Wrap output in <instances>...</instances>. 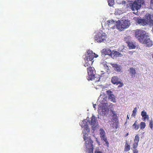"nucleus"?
I'll return each mask as SVG.
<instances>
[{"mask_svg": "<svg viewBox=\"0 0 153 153\" xmlns=\"http://www.w3.org/2000/svg\"><path fill=\"white\" fill-rule=\"evenodd\" d=\"M83 134L84 140L85 141V145L86 148L88 150V153H93L94 150L93 142L88 137L86 131H83Z\"/></svg>", "mask_w": 153, "mask_h": 153, "instance_id": "f257e3e1", "label": "nucleus"}, {"mask_svg": "<svg viewBox=\"0 0 153 153\" xmlns=\"http://www.w3.org/2000/svg\"><path fill=\"white\" fill-rule=\"evenodd\" d=\"M94 68L93 67L87 68L88 76L87 77V79L88 80L93 81V84H97V82L100 81V78L99 77L97 78L95 76V72L94 71Z\"/></svg>", "mask_w": 153, "mask_h": 153, "instance_id": "f03ea898", "label": "nucleus"}, {"mask_svg": "<svg viewBox=\"0 0 153 153\" xmlns=\"http://www.w3.org/2000/svg\"><path fill=\"white\" fill-rule=\"evenodd\" d=\"M130 23L128 20H122L121 21L118 20L117 28L120 31H122L124 29L128 28L130 25Z\"/></svg>", "mask_w": 153, "mask_h": 153, "instance_id": "7ed1b4c3", "label": "nucleus"}, {"mask_svg": "<svg viewBox=\"0 0 153 153\" xmlns=\"http://www.w3.org/2000/svg\"><path fill=\"white\" fill-rule=\"evenodd\" d=\"M144 3V0H143L134 1L133 3L130 4V8L133 11H137L140 8L142 5Z\"/></svg>", "mask_w": 153, "mask_h": 153, "instance_id": "20e7f679", "label": "nucleus"}, {"mask_svg": "<svg viewBox=\"0 0 153 153\" xmlns=\"http://www.w3.org/2000/svg\"><path fill=\"white\" fill-rule=\"evenodd\" d=\"M98 55L94 53L91 50L88 51L86 54L83 56V58L85 60L93 61L94 58L97 57Z\"/></svg>", "mask_w": 153, "mask_h": 153, "instance_id": "39448f33", "label": "nucleus"}, {"mask_svg": "<svg viewBox=\"0 0 153 153\" xmlns=\"http://www.w3.org/2000/svg\"><path fill=\"white\" fill-rule=\"evenodd\" d=\"M135 33L136 38H147L149 37L148 33L142 30H135Z\"/></svg>", "mask_w": 153, "mask_h": 153, "instance_id": "423d86ee", "label": "nucleus"}, {"mask_svg": "<svg viewBox=\"0 0 153 153\" xmlns=\"http://www.w3.org/2000/svg\"><path fill=\"white\" fill-rule=\"evenodd\" d=\"M86 123L90 124L91 126L92 130L94 131L96 130L99 127L97 118L94 115H93L92 117H91V121L88 120Z\"/></svg>", "mask_w": 153, "mask_h": 153, "instance_id": "0eeeda50", "label": "nucleus"}, {"mask_svg": "<svg viewBox=\"0 0 153 153\" xmlns=\"http://www.w3.org/2000/svg\"><path fill=\"white\" fill-rule=\"evenodd\" d=\"M106 26L107 27H108L110 29H114L117 28V26L118 25V21H115L113 20H109L105 23Z\"/></svg>", "mask_w": 153, "mask_h": 153, "instance_id": "6e6552de", "label": "nucleus"}, {"mask_svg": "<svg viewBox=\"0 0 153 153\" xmlns=\"http://www.w3.org/2000/svg\"><path fill=\"white\" fill-rule=\"evenodd\" d=\"M99 132L101 140H103L105 142V145L107 147H108L109 143L106 136L104 130L102 128H101L99 130Z\"/></svg>", "mask_w": 153, "mask_h": 153, "instance_id": "1a4fd4ad", "label": "nucleus"}, {"mask_svg": "<svg viewBox=\"0 0 153 153\" xmlns=\"http://www.w3.org/2000/svg\"><path fill=\"white\" fill-rule=\"evenodd\" d=\"M110 111L108 108L107 106H103L100 107L98 110V113L102 116H107L109 112Z\"/></svg>", "mask_w": 153, "mask_h": 153, "instance_id": "9d476101", "label": "nucleus"}, {"mask_svg": "<svg viewBox=\"0 0 153 153\" xmlns=\"http://www.w3.org/2000/svg\"><path fill=\"white\" fill-rule=\"evenodd\" d=\"M107 97L105 95H101L98 98V101L101 104L104 105L103 106H107L108 104L107 101Z\"/></svg>", "mask_w": 153, "mask_h": 153, "instance_id": "9b49d317", "label": "nucleus"}, {"mask_svg": "<svg viewBox=\"0 0 153 153\" xmlns=\"http://www.w3.org/2000/svg\"><path fill=\"white\" fill-rule=\"evenodd\" d=\"M88 120H83L81 123L82 125L81 126L82 128H83L84 130H83V131H86V133L90 131V129L88 127V123H86V122H87ZM83 133V132H82Z\"/></svg>", "mask_w": 153, "mask_h": 153, "instance_id": "f8f14e48", "label": "nucleus"}, {"mask_svg": "<svg viewBox=\"0 0 153 153\" xmlns=\"http://www.w3.org/2000/svg\"><path fill=\"white\" fill-rule=\"evenodd\" d=\"M106 92L108 99L113 102H115V98L113 92L109 90L106 91Z\"/></svg>", "mask_w": 153, "mask_h": 153, "instance_id": "ddd939ff", "label": "nucleus"}, {"mask_svg": "<svg viewBox=\"0 0 153 153\" xmlns=\"http://www.w3.org/2000/svg\"><path fill=\"white\" fill-rule=\"evenodd\" d=\"M126 43L127 44L129 49H135L137 47V43L134 42L126 41Z\"/></svg>", "mask_w": 153, "mask_h": 153, "instance_id": "4468645a", "label": "nucleus"}, {"mask_svg": "<svg viewBox=\"0 0 153 153\" xmlns=\"http://www.w3.org/2000/svg\"><path fill=\"white\" fill-rule=\"evenodd\" d=\"M120 79L118 76H114L112 77L111 79V82L114 84H116L117 85H119V83L120 82Z\"/></svg>", "mask_w": 153, "mask_h": 153, "instance_id": "2eb2a0df", "label": "nucleus"}, {"mask_svg": "<svg viewBox=\"0 0 153 153\" xmlns=\"http://www.w3.org/2000/svg\"><path fill=\"white\" fill-rule=\"evenodd\" d=\"M129 72V74L130 76H131L132 78H134L136 74V71L133 68H130L128 70Z\"/></svg>", "mask_w": 153, "mask_h": 153, "instance_id": "dca6fc26", "label": "nucleus"}, {"mask_svg": "<svg viewBox=\"0 0 153 153\" xmlns=\"http://www.w3.org/2000/svg\"><path fill=\"white\" fill-rule=\"evenodd\" d=\"M95 35V38H106L108 37L107 35L105 33H99Z\"/></svg>", "mask_w": 153, "mask_h": 153, "instance_id": "f3484780", "label": "nucleus"}, {"mask_svg": "<svg viewBox=\"0 0 153 153\" xmlns=\"http://www.w3.org/2000/svg\"><path fill=\"white\" fill-rule=\"evenodd\" d=\"M140 138L138 135H136L135 136L134 142L133 144V148L135 149L137 146L138 143L139 141Z\"/></svg>", "mask_w": 153, "mask_h": 153, "instance_id": "a211bd4d", "label": "nucleus"}, {"mask_svg": "<svg viewBox=\"0 0 153 153\" xmlns=\"http://www.w3.org/2000/svg\"><path fill=\"white\" fill-rule=\"evenodd\" d=\"M103 51L105 52V55H107L111 56V57H113L114 51L111 52V51L108 48L106 49H103Z\"/></svg>", "mask_w": 153, "mask_h": 153, "instance_id": "6ab92c4d", "label": "nucleus"}, {"mask_svg": "<svg viewBox=\"0 0 153 153\" xmlns=\"http://www.w3.org/2000/svg\"><path fill=\"white\" fill-rule=\"evenodd\" d=\"M110 112L111 113V115L112 118L111 119L116 122L117 120V115L116 114L115 112L112 110H111Z\"/></svg>", "mask_w": 153, "mask_h": 153, "instance_id": "aec40b11", "label": "nucleus"}, {"mask_svg": "<svg viewBox=\"0 0 153 153\" xmlns=\"http://www.w3.org/2000/svg\"><path fill=\"white\" fill-rule=\"evenodd\" d=\"M145 44L146 46L150 47L153 44V42L150 40V39H146Z\"/></svg>", "mask_w": 153, "mask_h": 153, "instance_id": "412c9836", "label": "nucleus"}, {"mask_svg": "<svg viewBox=\"0 0 153 153\" xmlns=\"http://www.w3.org/2000/svg\"><path fill=\"white\" fill-rule=\"evenodd\" d=\"M112 65L114 68L115 71L118 72L120 71L121 69L120 66L117 64H112Z\"/></svg>", "mask_w": 153, "mask_h": 153, "instance_id": "4be33fe9", "label": "nucleus"}, {"mask_svg": "<svg viewBox=\"0 0 153 153\" xmlns=\"http://www.w3.org/2000/svg\"><path fill=\"white\" fill-rule=\"evenodd\" d=\"M141 115L142 117L144 118V121H145L146 119H147L148 120V116L147 115L146 112L144 110L143 111L141 112Z\"/></svg>", "mask_w": 153, "mask_h": 153, "instance_id": "5701e85b", "label": "nucleus"}, {"mask_svg": "<svg viewBox=\"0 0 153 153\" xmlns=\"http://www.w3.org/2000/svg\"><path fill=\"white\" fill-rule=\"evenodd\" d=\"M93 62V61H89L88 60V61L87 60H85V64H84V66L85 67H87L89 68L91 67V65H92Z\"/></svg>", "mask_w": 153, "mask_h": 153, "instance_id": "b1692460", "label": "nucleus"}, {"mask_svg": "<svg viewBox=\"0 0 153 153\" xmlns=\"http://www.w3.org/2000/svg\"><path fill=\"white\" fill-rule=\"evenodd\" d=\"M123 13L124 11L121 9H117L116 10L114 13L115 15H120Z\"/></svg>", "mask_w": 153, "mask_h": 153, "instance_id": "393cba45", "label": "nucleus"}, {"mask_svg": "<svg viewBox=\"0 0 153 153\" xmlns=\"http://www.w3.org/2000/svg\"><path fill=\"white\" fill-rule=\"evenodd\" d=\"M123 54L116 51H114L113 53V57L114 56H116V57H121L123 56Z\"/></svg>", "mask_w": 153, "mask_h": 153, "instance_id": "a878e982", "label": "nucleus"}, {"mask_svg": "<svg viewBox=\"0 0 153 153\" xmlns=\"http://www.w3.org/2000/svg\"><path fill=\"white\" fill-rule=\"evenodd\" d=\"M95 42L100 43L102 42H105L106 40L105 39H95Z\"/></svg>", "mask_w": 153, "mask_h": 153, "instance_id": "bb28decb", "label": "nucleus"}, {"mask_svg": "<svg viewBox=\"0 0 153 153\" xmlns=\"http://www.w3.org/2000/svg\"><path fill=\"white\" fill-rule=\"evenodd\" d=\"M130 146L126 142V143L125 147V151L127 152L130 149Z\"/></svg>", "mask_w": 153, "mask_h": 153, "instance_id": "cd10ccee", "label": "nucleus"}, {"mask_svg": "<svg viewBox=\"0 0 153 153\" xmlns=\"http://www.w3.org/2000/svg\"><path fill=\"white\" fill-rule=\"evenodd\" d=\"M108 5L110 6H112L114 3V0H108Z\"/></svg>", "mask_w": 153, "mask_h": 153, "instance_id": "c85d7f7f", "label": "nucleus"}, {"mask_svg": "<svg viewBox=\"0 0 153 153\" xmlns=\"http://www.w3.org/2000/svg\"><path fill=\"white\" fill-rule=\"evenodd\" d=\"M146 126L145 123L144 122H142L141 123L140 126V128L141 129L144 128Z\"/></svg>", "mask_w": 153, "mask_h": 153, "instance_id": "c756f323", "label": "nucleus"}, {"mask_svg": "<svg viewBox=\"0 0 153 153\" xmlns=\"http://www.w3.org/2000/svg\"><path fill=\"white\" fill-rule=\"evenodd\" d=\"M137 111V108L136 107H135L134 109V110L133 111V113L132 114V116H135L136 115V112Z\"/></svg>", "mask_w": 153, "mask_h": 153, "instance_id": "7c9ffc66", "label": "nucleus"}, {"mask_svg": "<svg viewBox=\"0 0 153 153\" xmlns=\"http://www.w3.org/2000/svg\"><path fill=\"white\" fill-rule=\"evenodd\" d=\"M146 39H138L139 41L142 43L145 44Z\"/></svg>", "mask_w": 153, "mask_h": 153, "instance_id": "2f4dec72", "label": "nucleus"}, {"mask_svg": "<svg viewBox=\"0 0 153 153\" xmlns=\"http://www.w3.org/2000/svg\"><path fill=\"white\" fill-rule=\"evenodd\" d=\"M149 126L151 129H152L153 126V122L152 120L150 121Z\"/></svg>", "mask_w": 153, "mask_h": 153, "instance_id": "473e14b6", "label": "nucleus"}, {"mask_svg": "<svg viewBox=\"0 0 153 153\" xmlns=\"http://www.w3.org/2000/svg\"><path fill=\"white\" fill-rule=\"evenodd\" d=\"M136 122H135L133 124V126L135 127V129L137 130L138 129L139 126L138 125H136Z\"/></svg>", "mask_w": 153, "mask_h": 153, "instance_id": "72a5a7b5", "label": "nucleus"}, {"mask_svg": "<svg viewBox=\"0 0 153 153\" xmlns=\"http://www.w3.org/2000/svg\"><path fill=\"white\" fill-rule=\"evenodd\" d=\"M150 3L151 7L152 8V9H153V0H151ZM150 14H153L152 13H151Z\"/></svg>", "mask_w": 153, "mask_h": 153, "instance_id": "f704fd0d", "label": "nucleus"}, {"mask_svg": "<svg viewBox=\"0 0 153 153\" xmlns=\"http://www.w3.org/2000/svg\"><path fill=\"white\" fill-rule=\"evenodd\" d=\"M118 86V87H122L123 85V84L120 81V82L119 83V85Z\"/></svg>", "mask_w": 153, "mask_h": 153, "instance_id": "c9c22d12", "label": "nucleus"}, {"mask_svg": "<svg viewBox=\"0 0 153 153\" xmlns=\"http://www.w3.org/2000/svg\"><path fill=\"white\" fill-rule=\"evenodd\" d=\"M95 153H102V152L98 149H97L95 151Z\"/></svg>", "mask_w": 153, "mask_h": 153, "instance_id": "e433bc0d", "label": "nucleus"}, {"mask_svg": "<svg viewBox=\"0 0 153 153\" xmlns=\"http://www.w3.org/2000/svg\"><path fill=\"white\" fill-rule=\"evenodd\" d=\"M133 153H138V151L136 149L133 150Z\"/></svg>", "mask_w": 153, "mask_h": 153, "instance_id": "4c0bfd02", "label": "nucleus"}, {"mask_svg": "<svg viewBox=\"0 0 153 153\" xmlns=\"http://www.w3.org/2000/svg\"><path fill=\"white\" fill-rule=\"evenodd\" d=\"M96 105V104H93V107L94 108L95 110L96 109L95 107V106Z\"/></svg>", "mask_w": 153, "mask_h": 153, "instance_id": "58836bf2", "label": "nucleus"}, {"mask_svg": "<svg viewBox=\"0 0 153 153\" xmlns=\"http://www.w3.org/2000/svg\"><path fill=\"white\" fill-rule=\"evenodd\" d=\"M106 69L107 70H108L109 69V68L108 67V66H107V65H106Z\"/></svg>", "mask_w": 153, "mask_h": 153, "instance_id": "ea45409f", "label": "nucleus"}, {"mask_svg": "<svg viewBox=\"0 0 153 153\" xmlns=\"http://www.w3.org/2000/svg\"><path fill=\"white\" fill-rule=\"evenodd\" d=\"M128 135V133H127L126 134V136H127Z\"/></svg>", "mask_w": 153, "mask_h": 153, "instance_id": "a19ab883", "label": "nucleus"}, {"mask_svg": "<svg viewBox=\"0 0 153 153\" xmlns=\"http://www.w3.org/2000/svg\"><path fill=\"white\" fill-rule=\"evenodd\" d=\"M127 118L128 119H129V117H128V115H127Z\"/></svg>", "mask_w": 153, "mask_h": 153, "instance_id": "79ce46f5", "label": "nucleus"}]
</instances>
